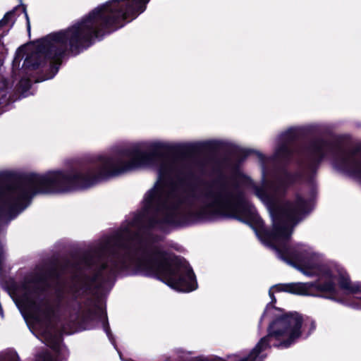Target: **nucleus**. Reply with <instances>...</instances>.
<instances>
[{"label":"nucleus","mask_w":361,"mask_h":361,"mask_svg":"<svg viewBox=\"0 0 361 361\" xmlns=\"http://www.w3.org/2000/svg\"><path fill=\"white\" fill-rule=\"evenodd\" d=\"M162 144L152 142L147 147L151 149L161 148ZM147 147L137 145L114 158L101 157L100 169L97 173L78 172L64 173L50 171L44 175L30 174L16 186H7L5 176L0 174V203L4 208L13 209L27 202L39 193L58 192L72 188H87L98 180L143 167H157L159 178L154 189L149 191L144 199L146 209H171L180 202L178 193L175 186L166 182L175 169V162L169 157L155 154L140 153L142 148Z\"/></svg>","instance_id":"1"},{"label":"nucleus","mask_w":361,"mask_h":361,"mask_svg":"<svg viewBox=\"0 0 361 361\" xmlns=\"http://www.w3.org/2000/svg\"><path fill=\"white\" fill-rule=\"evenodd\" d=\"M149 0H111L97 7L88 16L64 31L51 36L47 56L58 62L68 51L78 53L105 28L123 26V21L144 11Z\"/></svg>","instance_id":"2"},{"label":"nucleus","mask_w":361,"mask_h":361,"mask_svg":"<svg viewBox=\"0 0 361 361\" xmlns=\"http://www.w3.org/2000/svg\"><path fill=\"white\" fill-rule=\"evenodd\" d=\"M123 256L109 265L111 272L118 269L147 270L157 274L172 288L190 292L196 288L195 275L190 267L177 257L158 252L149 260L140 259L137 252L123 251Z\"/></svg>","instance_id":"3"},{"label":"nucleus","mask_w":361,"mask_h":361,"mask_svg":"<svg viewBox=\"0 0 361 361\" xmlns=\"http://www.w3.org/2000/svg\"><path fill=\"white\" fill-rule=\"evenodd\" d=\"M306 203L298 197L294 203H288L273 219V229L264 233L262 240L271 247L278 257L286 262H303L308 254V247L298 244L290 246L289 241L293 233V227L297 223L299 216L305 212Z\"/></svg>","instance_id":"4"},{"label":"nucleus","mask_w":361,"mask_h":361,"mask_svg":"<svg viewBox=\"0 0 361 361\" xmlns=\"http://www.w3.org/2000/svg\"><path fill=\"white\" fill-rule=\"evenodd\" d=\"M209 211L215 213L231 214L235 210L233 197L224 190L212 192L205 197Z\"/></svg>","instance_id":"5"},{"label":"nucleus","mask_w":361,"mask_h":361,"mask_svg":"<svg viewBox=\"0 0 361 361\" xmlns=\"http://www.w3.org/2000/svg\"><path fill=\"white\" fill-rule=\"evenodd\" d=\"M342 161L344 169L361 181V161L353 155H348L343 158Z\"/></svg>","instance_id":"6"},{"label":"nucleus","mask_w":361,"mask_h":361,"mask_svg":"<svg viewBox=\"0 0 361 361\" xmlns=\"http://www.w3.org/2000/svg\"><path fill=\"white\" fill-rule=\"evenodd\" d=\"M22 302L25 307L30 312L39 310V307L37 304V300L32 295H25V297L22 298Z\"/></svg>","instance_id":"7"},{"label":"nucleus","mask_w":361,"mask_h":361,"mask_svg":"<svg viewBox=\"0 0 361 361\" xmlns=\"http://www.w3.org/2000/svg\"><path fill=\"white\" fill-rule=\"evenodd\" d=\"M8 84L7 82L2 79L0 81V101L4 99L7 95Z\"/></svg>","instance_id":"8"},{"label":"nucleus","mask_w":361,"mask_h":361,"mask_svg":"<svg viewBox=\"0 0 361 361\" xmlns=\"http://www.w3.org/2000/svg\"><path fill=\"white\" fill-rule=\"evenodd\" d=\"M305 326L308 325L310 326V333L311 331H314L316 328L315 322L312 320L307 319L305 322Z\"/></svg>","instance_id":"9"},{"label":"nucleus","mask_w":361,"mask_h":361,"mask_svg":"<svg viewBox=\"0 0 361 361\" xmlns=\"http://www.w3.org/2000/svg\"><path fill=\"white\" fill-rule=\"evenodd\" d=\"M13 16V13H7L4 18L0 21V26H3L6 25L11 16Z\"/></svg>","instance_id":"10"},{"label":"nucleus","mask_w":361,"mask_h":361,"mask_svg":"<svg viewBox=\"0 0 361 361\" xmlns=\"http://www.w3.org/2000/svg\"><path fill=\"white\" fill-rule=\"evenodd\" d=\"M26 18H27V28H28V30H30V22H29V18H28V17H27V14H26Z\"/></svg>","instance_id":"11"},{"label":"nucleus","mask_w":361,"mask_h":361,"mask_svg":"<svg viewBox=\"0 0 361 361\" xmlns=\"http://www.w3.org/2000/svg\"><path fill=\"white\" fill-rule=\"evenodd\" d=\"M257 195L258 197H259L260 198H262V195H261L260 192H259V190H257Z\"/></svg>","instance_id":"12"},{"label":"nucleus","mask_w":361,"mask_h":361,"mask_svg":"<svg viewBox=\"0 0 361 361\" xmlns=\"http://www.w3.org/2000/svg\"><path fill=\"white\" fill-rule=\"evenodd\" d=\"M105 331L107 334L108 336H109V327H105Z\"/></svg>","instance_id":"13"},{"label":"nucleus","mask_w":361,"mask_h":361,"mask_svg":"<svg viewBox=\"0 0 361 361\" xmlns=\"http://www.w3.org/2000/svg\"><path fill=\"white\" fill-rule=\"evenodd\" d=\"M57 71H58V68H55V71H54V75H55V73L57 72Z\"/></svg>","instance_id":"14"},{"label":"nucleus","mask_w":361,"mask_h":361,"mask_svg":"<svg viewBox=\"0 0 361 361\" xmlns=\"http://www.w3.org/2000/svg\"><path fill=\"white\" fill-rule=\"evenodd\" d=\"M269 295H270V296H271V298L273 297V295H272V293H271V290H269Z\"/></svg>","instance_id":"15"},{"label":"nucleus","mask_w":361,"mask_h":361,"mask_svg":"<svg viewBox=\"0 0 361 361\" xmlns=\"http://www.w3.org/2000/svg\"><path fill=\"white\" fill-rule=\"evenodd\" d=\"M26 206H27V204H25L24 207H23L21 208V210H22V209H25V207Z\"/></svg>","instance_id":"16"},{"label":"nucleus","mask_w":361,"mask_h":361,"mask_svg":"<svg viewBox=\"0 0 361 361\" xmlns=\"http://www.w3.org/2000/svg\"><path fill=\"white\" fill-rule=\"evenodd\" d=\"M47 344H48V345H51V346H53V345H52V344H51V343H48Z\"/></svg>","instance_id":"17"}]
</instances>
